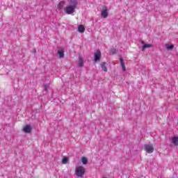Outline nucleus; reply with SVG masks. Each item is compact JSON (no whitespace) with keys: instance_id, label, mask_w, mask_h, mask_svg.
<instances>
[{"instance_id":"f257e3e1","label":"nucleus","mask_w":178,"mask_h":178,"mask_svg":"<svg viewBox=\"0 0 178 178\" xmlns=\"http://www.w3.org/2000/svg\"><path fill=\"white\" fill-rule=\"evenodd\" d=\"M75 175L77 177H83L86 175V168L83 165H79L75 169Z\"/></svg>"},{"instance_id":"f03ea898","label":"nucleus","mask_w":178,"mask_h":178,"mask_svg":"<svg viewBox=\"0 0 178 178\" xmlns=\"http://www.w3.org/2000/svg\"><path fill=\"white\" fill-rule=\"evenodd\" d=\"M77 6V3H74L72 6H68L65 8H64L65 13H67V15H72V13H74V10H76V8Z\"/></svg>"},{"instance_id":"7ed1b4c3","label":"nucleus","mask_w":178,"mask_h":178,"mask_svg":"<svg viewBox=\"0 0 178 178\" xmlns=\"http://www.w3.org/2000/svg\"><path fill=\"white\" fill-rule=\"evenodd\" d=\"M154 148L152 145L146 144L145 145V151L147 154H152L154 152Z\"/></svg>"},{"instance_id":"20e7f679","label":"nucleus","mask_w":178,"mask_h":178,"mask_svg":"<svg viewBox=\"0 0 178 178\" xmlns=\"http://www.w3.org/2000/svg\"><path fill=\"white\" fill-rule=\"evenodd\" d=\"M101 15H102V16L104 19H106V17H108V7L104 6L102 8V10L101 11Z\"/></svg>"},{"instance_id":"39448f33","label":"nucleus","mask_w":178,"mask_h":178,"mask_svg":"<svg viewBox=\"0 0 178 178\" xmlns=\"http://www.w3.org/2000/svg\"><path fill=\"white\" fill-rule=\"evenodd\" d=\"M94 56H95V62H98V60H100V59H101V51H99V49L95 50V54H94Z\"/></svg>"},{"instance_id":"423d86ee","label":"nucleus","mask_w":178,"mask_h":178,"mask_svg":"<svg viewBox=\"0 0 178 178\" xmlns=\"http://www.w3.org/2000/svg\"><path fill=\"white\" fill-rule=\"evenodd\" d=\"M22 130H23L24 133H27V134L31 133V130H32L31 126L30 124H26V125L24 126Z\"/></svg>"},{"instance_id":"0eeeda50","label":"nucleus","mask_w":178,"mask_h":178,"mask_svg":"<svg viewBox=\"0 0 178 178\" xmlns=\"http://www.w3.org/2000/svg\"><path fill=\"white\" fill-rule=\"evenodd\" d=\"M63 6H65V1H61L58 4L57 9H58V10H60L61 9H63Z\"/></svg>"},{"instance_id":"6e6552de","label":"nucleus","mask_w":178,"mask_h":178,"mask_svg":"<svg viewBox=\"0 0 178 178\" xmlns=\"http://www.w3.org/2000/svg\"><path fill=\"white\" fill-rule=\"evenodd\" d=\"M172 143L174 144V145H175V147H177L178 145V136H174L172 138Z\"/></svg>"},{"instance_id":"1a4fd4ad","label":"nucleus","mask_w":178,"mask_h":178,"mask_svg":"<svg viewBox=\"0 0 178 178\" xmlns=\"http://www.w3.org/2000/svg\"><path fill=\"white\" fill-rule=\"evenodd\" d=\"M78 31L79 33H84V31H86V28L84 27V25H79L78 26Z\"/></svg>"},{"instance_id":"9d476101","label":"nucleus","mask_w":178,"mask_h":178,"mask_svg":"<svg viewBox=\"0 0 178 178\" xmlns=\"http://www.w3.org/2000/svg\"><path fill=\"white\" fill-rule=\"evenodd\" d=\"M154 47L152 44H145L142 47V51H144L147 48H152Z\"/></svg>"},{"instance_id":"9b49d317","label":"nucleus","mask_w":178,"mask_h":178,"mask_svg":"<svg viewBox=\"0 0 178 178\" xmlns=\"http://www.w3.org/2000/svg\"><path fill=\"white\" fill-rule=\"evenodd\" d=\"M120 63L122 66V70L124 72H126V65H124V63L123 62V58H120Z\"/></svg>"},{"instance_id":"f8f14e48","label":"nucleus","mask_w":178,"mask_h":178,"mask_svg":"<svg viewBox=\"0 0 178 178\" xmlns=\"http://www.w3.org/2000/svg\"><path fill=\"white\" fill-rule=\"evenodd\" d=\"M57 55H58V58L61 59V58L65 56V51H63V50H58Z\"/></svg>"},{"instance_id":"ddd939ff","label":"nucleus","mask_w":178,"mask_h":178,"mask_svg":"<svg viewBox=\"0 0 178 178\" xmlns=\"http://www.w3.org/2000/svg\"><path fill=\"white\" fill-rule=\"evenodd\" d=\"M78 65L79 66V67H83V66H84V61L83 60V58H79Z\"/></svg>"},{"instance_id":"4468645a","label":"nucleus","mask_w":178,"mask_h":178,"mask_svg":"<svg viewBox=\"0 0 178 178\" xmlns=\"http://www.w3.org/2000/svg\"><path fill=\"white\" fill-rule=\"evenodd\" d=\"M101 66L104 72H108V68H106V63L105 62L102 63Z\"/></svg>"},{"instance_id":"2eb2a0df","label":"nucleus","mask_w":178,"mask_h":178,"mask_svg":"<svg viewBox=\"0 0 178 178\" xmlns=\"http://www.w3.org/2000/svg\"><path fill=\"white\" fill-rule=\"evenodd\" d=\"M67 162H69V158L64 156L62 159V164L66 165V163H67Z\"/></svg>"},{"instance_id":"dca6fc26","label":"nucleus","mask_w":178,"mask_h":178,"mask_svg":"<svg viewBox=\"0 0 178 178\" xmlns=\"http://www.w3.org/2000/svg\"><path fill=\"white\" fill-rule=\"evenodd\" d=\"M81 161H82L83 165H87V163H88V159H87V157H84V156L82 157Z\"/></svg>"},{"instance_id":"f3484780","label":"nucleus","mask_w":178,"mask_h":178,"mask_svg":"<svg viewBox=\"0 0 178 178\" xmlns=\"http://www.w3.org/2000/svg\"><path fill=\"white\" fill-rule=\"evenodd\" d=\"M165 47L167 49H173V48H175V45L173 44H171V45L165 44Z\"/></svg>"},{"instance_id":"a211bd4d","label":"nucleus","mask_w":178,"mask_h":178,"mask_svg":"<svg viewBox=\"0 0 178 178\" xmlns=\"http://www.w3.org/2000/svg\"><path fill=\"white\" fill-rule=\"evenodd\" d=\"M44 88L45 91H48V88H49V86H48L47 84H44Z\"/></svg>"},{"instance_id":"6ab92c4d","label":"nucleus","mask_w":178,"mask_h":178,"mask_svg":"<svg viewBox=\"0 0 178 178\" xmlns=\"http://www.w3.org/2000/svg\"><path fill=\"white\" fill-rule=\"evenodd\" d=\"M111 54H116V49H112L111 50Z\"/></svg>"},{"instance_id":"aec40b11","label":"nucleus","mask_w":178,"mask_h":178,"mask_svg":"<svg viewBox=\"0 0 178 178\" xmlns=\"http://www.w3.org/2000/svg\"><path fill=\"white\" fill-rule=\"evenodd\" d=\"M140 42H141V44H145L143 40H141Z\"/></svg>"},{"instance_id":"412c9836","label":"nucleus","mask_w":178,"mask_h":178,"mask_svg":"<svg viewBox=\"0 0 178 178\" xmlns=\"http://www.w3.org/2000/svg\"><path fill=\"white\" fill-rule=\"evenodd\" d=\"M72 3H74V1H72Z\"/></svg>"}]
</instances>
